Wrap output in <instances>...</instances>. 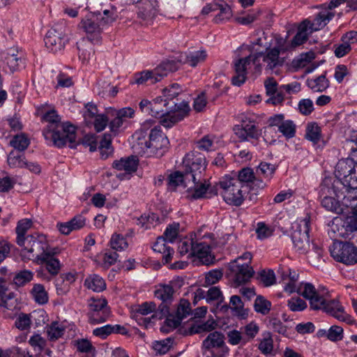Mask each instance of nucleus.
<instances>
[{"instance_id": "obj_1", "label": "nucleus", "mask_w": 357, "mask_h": 357, "mask_svg": "<svg viewBox=\"0 0 357 357\" xmlns=\"http://www.w3.org/2000/svg\"><path fill=\"white\" fill-rule=\"evenodd\" d=\"M42 119L48 123L43 132L46 140L52 141L59 148L68 145L75 149L79 144L76 142L75 128L72 125L62 123L55 110L47 112Z\"/></svg>"}, {"instance_id": "obj_2", "label": "nucleus", "mask_w": 357, "mask_h": 357, "mask_svg": "<svg viewBox=\"0 0 357 357\" xmlns=\"http://www.w3.org/2000/svg\"><path fill=\"white\" fill-rule=\"evenodd\" d=\"M189 111V105L184 100L180 102H172L170 105L167 99L160 96L151 101V115L161 119V123L165 127L169 128L183 120Z\"/></svg>"}, {"instance_id": "obj_3", "label": "nucleus", "mask_w": 357, "mask_h": 357, "mask_svg": "<svg viewBox=\"0 0 357 357\" xmlns=\"http://www.w3.org/2000/svg\"><path fill=\"white\" fill-rule=\"evenodd\" d=\"M18 245L22 248L20 256L23 261L32 260L38 264H43L52 249L43 235H26V240Z\"/></svg>"}, {"instance_id": "obj_4", "label": "nucleus", "mask_w": 357, "mask_h": 357, "mask_svg": "<svg viewBox=\"0 0 357 357\" xmlns=\"http://www.w3.org/2000/svg\"><path fill=\"white\" fill-rule=\"evenodd\" d=\"M207 161L204 154L191 151L183 158L182 169L186 174L187 179L200 181L204 176Z\"/></svg>"}, {"instance_id": "obj_5", "label": "nucleus", "mask_w": 357, "mask_h": 357, "mask_svg": "<svg viewBox=\"0 0 357 357\" xmlns=\"http://www.w3.org/2000/svg\"><path fill=\"white\" fill-rule=\"evenodd\" d=\"M218 186L221 189L220 194L227 204L235 206H239L243 204V185L236 178L226 176L218 182Z\"/></svg>"}, {"instance_id": "obj_6", "label": "nucleus", "mask_w": 357, "mask_h": 357, "mask_svg": "<svg viewBox=\"0 0 357 357\" xmlns=\"http://www.w3.org/2000/svg\"><path fill=\"white\" fill-rule=\"evenodd\" d=\"M178 68L177 62L173 60H167L162 62L152 70L142 71L136 79V82L139 84L147 82L153 84L160 81L164 77L169 73L174 72Z\"/></svg>"}, {"instance_id": "obj_7", "label": "nucleus", "mask_w": 357, "mask_h": 357, "mask_svg": "<svg viewBox=\"0 0 357 357\" xmlns=\"http://www.w3.org/2000/svg\"><path fill=\"white\" fill-rule=\"evenodd\" d=\"M310 226V217L307 215L299 222L293 226L291 240L294 247L300 253H306L310 247L309 231Z\"/></svg>"}, {"instance_id": "obj_8", "label": "nucleus", "mask_w": 357, "mask_h": 357, "mask_svg": "<svg viewBox=\"0 0 357 357\" xmlns=\"http://www.w3.org/2000/svg\"><path fill=\"white\" fill-rule=\"evenodd\" d=\"M252 64L255 66V73H260L261 66L260 63H257L255 54H250L248 56L235 60L234 62L235 75L231 79L234 85L239 86L245 82L248 70L251 68Z\"/></svg>"}, {"instance_id": "obj_9", "label": "nucleus", "mask_w": 357, "mask_h": 357, "mask_svg": "<svg viewBox=\"0 0 357 357\" xmlns=\"http://www.w3.org/2000/svg\"><path fill=\"white\" fill-rule=\"evenodd\" d=\"M332 257L347 266L357 264V247L349 242L335 241L330 248Z\"/></svg>"}, {"instance_id": "obj_10", "label": "nucleus", "mask_w": 357, "mask_h": 357, "mask_svg": "<svg viewBox=\"0 0 357 357\" xmlns=\"http://www.w3.org/2000/svg\"><path fill=\"white\" fill-rule=\"evenodd\" d=\"M253 274L252 268L248 263H240V259H235L228 265L227 275L236 286L248 282Z\"/></svg>"}, {"instance_id": "obj_11", "label": "nucleus", "mask_w": 357, "mask_h": 357, "mask_svg": "<svg viewBox=\"0 0 357 357\" xmlns=\"http://www.w3.org/2000/svg\"><path fill=\"white\" fill-rule=\"evenodd\" d=\"M320 196L321 199V206L327 211L341 214L344 212V208L340 203V200L335 199L333 197V185L332 184L331 178H326L320 187Z\"/></svg>"}, {"instance_id": "obj_12", "label": "nucleus", "mask_w": 357, "mask_h": 357, "mask_svg": "<svg viewBox=\"0 0 357 357\" xmlns=\"http://www.w3.org/2000/svg\"><path fill=\"white\" fill-rule=\"evenodd\" d=\"M79 26L86 33L88 41L93 43L100 41L104 25L98 15H93L86 17L81 21Z\"/></svg>"}, {"instance_id": "obj_13", "label": "nucleus", "mask_w": 357, "mask_h": 357, "mask_svg": "<svg viewBox=\"0 0 357 357\" xmlns=\"http://www.w3.org/2000/svg\"><path fill=\"white\" fill-rule=\"evenodd\" d=\"M337 231V236L347 238L351 234L357 231V213L351 211V213L343 219L336 218L334 219L332 229Z\"/></svg>"}, {"instance_id": "obj_14", "label": "nucleus", "mask_w": 357, "mask_h": 357, "mask_svg": "<svg viewBox=\"0 0 357 357\" xmlns=\"http://www.w3.org/2000/svg\"><path fill=\"white\" fill-rule=\"evenodd\" d=\"M68 41L62 26H55L46 33L45 44L47 49L53 52L62 50Z\"/></svg>"}, {"instance_id": "obj_15", "label": "nucleus", "mask_w": 357, "mask_h": 357, "mask_svg": "<svg viewBox=\"0 0 357 357\" xmlns=\"http://www.w3.org/2000/svg\"><path fill=\"white\" fill-rule=\"evenodd\" d=\"M189 189H192V193L190 195L192 199H197L203 197L210 198L213 196L217 195L218 193V183L211 185L204 176L200 181H191L190 185L188 186Z\"/></svg>"}, {"instance_id": "obj_16", "label": "nucleus", "mask_w": 357, "mask_h": 357, "mask_svg": "<svg viewBox=\"0 0 357 357\" xmlns=\"http://www.w3.org/2000/svg\"><path fill=\"white\" fill-rule=\"evenodd\" d=\"M296 292L309 301L310 307L312 310L319 309L324 297V294H321L314 287V286L309 282H303L299 284Z\"/></svg>"}, {"instance_id": "obj_17", "label": "nucleus", "mask_w": 357, "mask_h": 357, "mask_svg": "<svg viewBox=\"0 0 357 357\" xmlns=\"http://www.w3.org/2000/svg\"><path fill=\"white\" fill-rule=\"evenodd\" d=\"M235 135L241 141H247L249 138L258 139L261 135V130L259 129L255 121L243 120L241 125L234 128Z\"/></svg>"}, {"instance_id": "obj_18", "label": "nucleus", "mask_w": 357, "mask_h": 357, "mask_svg": "<svg viewBox=\"0 0 357 357\" xmlns=\"http://www.w3.org/2000/svg\"><path fill=\"white\" fill-rule=\"evenodd\" d=\"M322 299L323 302L321 301L320 308L314 309V310H322L338 320H346L347 314L344 312V309L337 299L328 300V297L325 295Z\"/></svg>"}, {"instance_id": "obj_19", "label": "nucleus", "mask_w": 357, "mask_h": 357, "mask_svg": "<svg viewBox=\"0 0 357 357\" xmlns=\"http://www.w3.org/2000/svg\"><path fill=\"white\" fill-rule=\"evenodd\" d=\"M169 144L167 137L162 133L160 127L155 126L151 128L149 134L148 149L151 152H158L160 150L167 148Z\"/></svg>"}, {"instance_id": "obj_20", "label": "nucleus", "mask_w": 357, "mask_h": 357, "mask_svg": "<svg viewBox=\"0 0 357 357\" xmlns=\"http://www.w3.org/2000/svg\"><path fill=\"white\" fill-rule=\"evenodd\" d=\"M280 50L278 48L267 49L265 52H257L256 56L257 63H260L261 58L263 61L266 63V68L273 70L278 66H281L282 62L280 60Z\"/></svg>"}, {"instance_id": "obj_21", "label": "nucleus", "mask_w": 357, "mask_h": 357, "mask_svg": "<svg viewBox=\"0 0 357 357\" xmlns=\"http://www.w3.org/2000/svg\"><path fill=\"white\" fill-rule=\"evenodd\" d=\"M151 126V121H145L142 128L137 130L132 136L136 139V144L133 145V147L138 151V153H144L148 149L149 139H146V137H149V134L147 130Z\"/></svg>"}, {"instance_id": "obj_22", "label": "nucleus", "mask_w": 357, "mask_h": 357, "mask_svg": "<svg viewBox=\"0 0 357 357\" xmlns=\"http://www.w3.org/2000/svg\"><path fill=\"white\" fill-rule=\"evenodd\" d=\"M192 256L197 257L202 264L213 263L214 257L211 255V247L203 241H195Z\"/></svg>"}, {"instance_id": "obj_23", "label": "nucleus", "mask_w": 357, "mask_h": 357, "mask_svg": "<svg viewBox=\"0 0 357 357\" xmlns=\"http://www.w3.org/2000/svg\"><path fill=\"white\" fill-rule=\"evenodd\" d=\"M139 6L138 16L143 20L153 18L158 12V0H141Z\"/></svg>"}, {"instance_id": "obj_24", "label": "nucleus", "mask_w": 357, "mask_h": 357, "mask_svg": "<svg viewBox=\"0 0 357 357\" xmlns=\"http://www.w3.org/2000/svg\"><path fill=\"white\" fill-rule=\"evenodd\" d=\"M138 162V158L135 155L121 158L113 162L112 167L117 171H124L130 174L137 171Z\"/></svg>"}, {"instance_id": "obj_25", "label": "nucleus", "mask_w": 357, "mask_h": 357, "mask_svg": "<svg viewBox=\"0 0 357 357\" xmlns=\"http://www.w3.org/2000/svg\"><path fill=\"white\" fill-rule=\"evenodd\" d=\"M335 16V13L327 9L320 11L312 22L308 20L310 33L324 28Z\"/></svg>"}, {"instance_id": "obj_26", "label": "nucleus", "mask_w": 357, "mask_h": 357, "mask_svg": "<svg viewBox=\"0 0 357 357\" xmlns=\"http://www.w3.org/2000/svg\"><path fill=\"white\" fill-rule=\"evenodd\" d=\"M347 188L339 192L333 188V194L337 199H341V205L343 208H350L353 211L355 204H357V189Z\"/></svg>"}, {"instance_id": "obj_27", "label": "nucleus", "mask_w": 357, "mask_h": 357, "mask_svg": "<svg viewBox=\"0 0 357 357\" xmlns=\"http://www.w3.org/2000/svg\"><path fill=\"white\" fill-rule=\"evenodd\" d=\"M216 326V322L213 319H209L205 322L199 321L195 324H192L188 329L181 328L180 331L183 335H191L196 333L211 331L215 328Z\"/></svg>"}, {"instance_id": "obj_28", "label": "nucleus", "mask_w": 357, "mask_h": 357, "mask_svg": "<svg viewBox=\"0 0 357 357\" xmlns=\"http://www.w3.org/2000/svg\"><path fill=\"white\" fill-rule=\"evenodd\" d=\"M241 185L243 183H252L255 185H257L259 188H264L266 185L261 180L258 179L255 177L253 169L250 167H245L241 169L238 173V178H236Z\"/></svg>"}, {"instance_id": "obj_29", "label": "nucleus", "mask_w": 357, "mask_h": 357, "mask_svg": "<svg viewBox=\"0 0 357 357\" xmlns=\"http://www.w3.org/2000/svg\"><path fill=\"white\" fill-rule=\"evenodd\" d=\"M207 57V53L205 50H199L190 52L188 54L180 55L179 62L188 63L192 67H195L198 63L204 62Z\"/></svg>"}, {"instance_id": "obj_30", "label": "nucleus", "mask_w": 357, "mask_h": 357, "mask_svg": "<svg viewBox=\"0 0 357 357\" xmlns=\"http://www.w3.org/2000/svg\"><path fill=\"white\" fill-rule=\"evenodd\" d=\"M57 252V248H52L50 250V255L47 256V257H45V259L43 261V264H45L47 271L52 275H57L61 269L60 261L58 259L54 257V255Z\"/></svg>"}, {"instance_id": "obj_31", "label": "nucleus", "mask_w": 357, "mask_h": 357, "mask_svg": "<svg viewBox=\"0 0 357 357\" xmlns=\"http://www.w3.org/2000/svg\"><path fill=\"white\" fill-rule=\"evenodd\" d=\"M308 20H305L301 23L297 33L291 42L290 48L301 45L307 40L308 35L307 31H308Z\"/></svg>"}, {"instance_id": "obj_32", "label": "nucleus", "mask_w": 357, "mask_h": 357, "mask_svg": "<svg viewBox=\"0 0 357 357\" xmlns=\"http://www.w3.org/2000/svg\"><path fill=\"white\" fill-rule=\"evenodd\" d=\"M84 286L89 289H91L96 292L102 291L106 288L105 280L96 274L91 275L86 278Z\"/></svg>"}, {"instance_id": "obj_33", "label": "nucleus", "mask_w": 357, "mask_h": 357, "mask_svg": "<svg viewBox=\"0 0 357 357\" xmlns=\"http://www.w3.org/2000/svg\"><path fill=\"white\" fill-rule=\"evenodd\" d=\"M186 174L182 169L181 171H176L169 176L168 184L169 187L175 188L176 186L183 185L185 188L190 185L191 179H187Z\"/></svg>"}, {"instance_id": "obj_34", "label": "nucleus", "mask_w": 357, "mask_h": 357, "mask_svg": "<svg viewBox=\"0 0 357 357\" xmlns=\"http://www.w3.org/2000/svg\"><path fill=\"white\" fill-rule=\"evenodd\" d=\"M224 337L222 333L215 331L211 333L204 340L203 348L207 350L214 347H221L224 344Z\"/></svg>"}, {"instance_id": "obj_35", "label": "nucleus", "mask_w": 357, "mask_h": 357, "mask_svg": "<svg viewBox=\"0 0 357 357\" xmlns=\"http://www.w3.org/2000/svg\"><path fill=\"white\" fill-rule=\"evenodd\" d=\"M33 222L30 219H22L17 222L15 231L17 234L16 243L17 245L26 240V234L32 227Z\"/></svg>"}, {"instance_id": "obj_36", "label": "nucleus", "mask_w": 357, "mask_h": 357, "mask_svg": "<svg viewBox=\"0 0 357 357\" xmlns=\"http://www.w3.org/2000/svg\"><path fill=\"white\" fill-rule=\"evenodd\" d=\"M48 340L50 341H56L64 333L65 327L57 321H54L45 327Z\"/></svg>"}, {"instance_id": "obj_37", "label": "nucleus", "mask_w": 357, "mask_h": 357, "mask_svg": "<svg viewBox=\"0 0 357 357\" xmlns=\"http://www.w3.org/2000/svg\"><path fill=\"white\" fill-rule=\"evenodd\" d=\"M307 85L314 92H322L329 86V82L324 75L315 79H307Z\"/></svg>"}, {"instance_id": "obj_38", "label": "nucleus", "mask_w": 357, "mask_h": 357, "mask_svg": "<svg viewBox=\"0 0 357 357\" xmlns=\"http://www.w3.org/2000/svg\"><path fill=\"white\" fill-rule=\"evenodd\" d=\"M174 290L169 284H161L155 291V296L164 303H169L172 301Z\"/></svg>"}, {"instance_id": "obj_39", "label": "nucleus", "mask_w": 357, "mask_h": 357, "mask_svg": "<svg viewBox=\"0 0 357 357\" xmlns=\"http://www.w3.org/2000/svg\"><path fill=\"white\" fill-rule=\"evenodd\" d=\"M7 162L11 168H24L26 160L24 153L17 151H12L8 155Z\"/></svg>"}, {"instance_id": "obj_40", "label": "nucleus", "mask_w": 357, "mask_h": 357, "mask_svg": "<svg viewBox=\"0 0 357 357\" xmlns=\"http://www.w3.org/2000/svg\"><path fill=\"white\" fill-rule=\"evenodd\" d=\"M355 165L354 161L350 158L339 160L335 167V178L346 177L345 172L354 170Z\"/></svg>"}, {"instance_id": "obj_41", "label": "nucleus", "mask_w": 357, "mask_h": 357, "mask_svg": "<svg viewBox=\"0 0 357 357\" xmlns=\"http://www.w3.org/2000/svg\"><path fill=\"white\" fill-rule=\"evenodd\" d=\"M34 301L38 304H45L48 301V294L41 284H35L31 291Z\"/></svg>"}, {"instance_id": "obj_42", "label": "nucleus", "mask_w": 357, "mask_h": 357, "mask_svg": "<svg viewBox=\"0 0 357 357\" xmlns=\"http://www.w3.org/2000/svg\"><path fill=\"white\" fill-rule=\"evenodd\" d=\"M10 145L15 149L14 151L22 152L27 149L30 144L29 139L24 134L16 135L10 142Z\"/></svg>"}, {"instance_id": "obj_43", "label": "nucleus", "mask_w": 357, "mask_h": 357, "mask_svg": "<svg viewBox=\"0 0 357 357\" xmlns=\"http://www.w3.org/2000/svg\"><path fill=\"white\" fill-rule=\"evenodd\" d=\"M271 306V303L262 296H257L254 303L255 310L263 315H266L269 313Z\"/></svg>"}, {"instance_id": "obj_44", "label": "nucleus", "mask_w": 357, "mask_h": 357, "mask_svg": "<svg viewBox=\"0 0 357 357\" xmlns=\"http://www.w3.org/2000/svg\"><path fill=\"white\" fill-rule=\"evenodd\" d=\"M258 349L264 355H268L272 353L273 340L271 333L266 332L263 334V338L259 344Z\"/></svg>"}, {"instance_id": "obj_45", "label": "nucleus", "mask_w": 357, "mask_h": 357, "mask_svg": "<svg viewBox=\"0 0 357 357\" xmlns=\"http://www.w3.org/2000/svg\"><path fill=\"white\" fill-rule=\"evenodd\" d=\"M89 310L87 315L89 316L93 314V317H96L95 315L96 312L103 310L105 308H108L109 307L107 306V301L105 298H91L89 301Z\"/></svg>"}, {"instance_id": "obj_46", "label": "nucleus", "mask_w": 357, "mask_h": 357, "mask_svg": "<svg viewBox=\"0 0 357 357\" xmlns=\"http://www.w3.org/2000/svg\"><path fill=\"white\" fill-rule=\"evenodd\" d=\"M33 278V273L32 271L23 270L15 274L13 282L17 286L22 287L31 282Z\"/></svg>"}, {"instance_id": "obj_47", "label": "nucleus", "mask_w": 357, "mask_h": 357, "mask_svg": "<svg viewBox=\"0 0 357 357\" xmlns=\"http://www.w3.org/2000/svg\"><path fill=\"white\" fill-rule=\"evenodd\" d=\"M181 320L175 314H168L165 324L161 326L160 331L162 333H168L177 328L181 324Z\"/></svg>"}, {"instance_id": "obj_48", "label": "nucleus", "mask_w": 357, "mask_h": 357, "mask_svg": "<svg viewBox=\"0 0 357 357\" xmlns=\"http://www.w3.org/2000/svg\"><path fill=\"white\" fill-rule=\"evenodd\" d=\"M110 246L113 250L121 251L128 248V243L123 235L114 234L111 238Z\"/></svg>"}, {"instance_id": "obj_49", "label": "nucleus", "mask_w": 357, "mask_h": 357, "mask_svg": "<svg viewBox=\"0 0 357 357\" xmlns=\"http://www.w3.org/2000/svg\"><path fill=\"white\" fill-rule=\"evenodd\" d=\"M314 59V54L309 52L305 54H301L292 61V66L295 68H301L307 66Z\"/></svg>"}, {"instance_id": "obj_50", "label": "nucleus", "mask_w": 357, "mask_h": 357, "mask_svg": "<svg viewBox=\"0 0 357 357\" xmlns=\"http://www.w3.org/2000/svg\"><path fill=\"white\" fill-rule=\"evenodd\" d=\"M87 41L83 38L81 41L77 43L79 57L82 60H89L93 54L92 47L86 45Z\"/></svg>"}, {"instance_id": "obj_51", "label": "nucleus", "mask_w": 357, "mask_h": 357, "mask_svg": "<svg viewBox=\"0 0 357 357\" xmlns=\"http://www.w3.org/2000/svg\"><path fill=\"white\" fill-rule=\"evenodd\" d=\"M296 124L291 120H284L278 130L287 139L292 138L296 134Z\"/></svg>"}, {"instance_id": "obj_52", "label": "nucleus", "mask_w": 357, "mask_h": 357, "mask_svg": "<svg viewBox=\"0 0 357 357\" xmlns=\"http://www.w3.org/2000/svg\"><path fill=\"white\" fill-rule=\"evenodd\" d=\"M182 89H181L179 84L175 83L172 84L169 88H165L163 89V98L167 99V101L170 102V105L172 102H175L174 100L176 98L181 92Z\"/></svg>"}, {"instance_id": "obj_53", "label": "nucleus", "mask_w": 357, "mask_h": 357, "mask_svg": "<svg viewBox=\"0 0 357 357\" xmlns=\"http://www.w3.org/2000/svg\"><path fill=\"white\" fill-rule=\"evenodd\" d=\"M284 121V116L282 114H275L268 118V126L264 130V140L266 141V133L272 130L273 127H278L279 129Z\"/></svg>"}, {"instance_id": "obj_54", "label": "nucleus", "mask_w": 357, "mask_h": 357, "mask_svg": "<svg viewBox=\"0 0 357 357\" xmlns=\"http://www.w3.org/2000/svg\"><path fill=\"white\" fill-rule=\"evenodd\" d=\"M320 132L321 128L317 123H310L306 128L305 137L314 143H317L320 139Z\"/></svg>"}, {"instance_id": "obj_55", "label": "nucleus", "mask_w": 357, "mask_h": 357, "mask_svg": "<svg viewBox=\"0 0 357 357\" xmlns=\"http://www.w3.org/2000/svg\"><path fill=\"white\" fill-rule=\"evenodd\" d=\"M275 170V167L273 165L267 162H261L257 170L259 176H263L267 180H270Z\"/></svg>"}, {"instance_id": "obj_56", "label": "nucleus", "mask_w": 357, "mask_h": 357, "mask_svg": "<svg viewBox=\"0 0 357 357\" xmlns=\"http://www.w3.org/2000/svg\"><path fill=\"white\" fill-rule=\"evenodd\" d=\"M110 314L111 312L109 307L105 308L103 310L96 312L95 315L97 317H93V314L89 315V321L91 324H101L105 322L110 317Z\"/></svg>"}, {"instance_id": "obj_57", "label": "nucleus", "mask_w": 357, "mask_h": 357, "mask_svg": "<svg viewBox=\"0 0 357 357\" xmlns=\"http://www.w3.org/2000/svg\"><path fill=\"white\" fill-rule=\"evenodd\" d=\"M155 310V304L154 303L145 302L142 305L137 306V307L133 311L132 316L141 317L146 316L151 312H153Z\"/></svg>"}, {"instance_id": "obj_58", "label": "nucleus", "mask_w": 357, "mask_h": 357, "mask_svg": "<svg viewBox=\"0 0 357 357\" xmlns=\"http://www.w3.org/2000/svg\"><path fill=\"white\" fill-rule=\"evenodd\" d=\"M191 313L190 303L185 300L181 299L177 306L176 315L182 321Z\"/></svg>"}, {"instance_id": "obj_59", "label": "nucleus", "mask_w": 357, "mask_h": 357, "mask_svg": "<svg viewBox=\"0 0 357 357\" xmlns=\"http://www.w3.org/2000/svg\"><path fill=\"white\" fill-rule=\"evenodd\" d=\"M29 344L38 353L45 349L47 344L46 340L39 334L32 335L29 340Z\"/></svg>"}, {"instance_id": "obj_60", "label": "nucleus", "mask_w": 357, "mask_h": 357, "mask_svg": "<svg viewBox=\"0 0 357 357\" xmlns=\"http://www.w3.org/2000/svg\"><path fill=\"white\" fill-rule=\"evenodd\" d=\"M195 241L192 238H184L178 242V250L181 255L188 253L192 256Z\"/></svg>"}, {"instance_id": "obj_61", "label": "nucleus", "mask_w": 357, "mask_h": 357, "mask_svg": "<svg viewBox=\"0 0 357 357\" xmlns=\"http://www.w3.org/2000/svg\"><path fill=\"white\" fill-rule=\"evenodd\" d=\"M172 342L173 340L170 337L160 341H155L153 343V348L158 354H165L171 348Z\"/></svg>"}, {"instance_id": "obj_62", "label": "nucleus", "mask_w": 357, "mask_h": 357, "mask_svg": "<svg viewBox=\"0 0 357 357\" xmlns=\"http://www.w3.org/2000/svg\"><path fill=\"white\" fill-rule=\"evenodd\" d=\"M97 15L100 18V22L105 26L115 21L117 17V13L116 9L112 8L111 9L104 10L102 14L99 13Z\"/></svg>"}, {"instance_id": "obj_63", "label": "nucleus", "mask_w": 357, "mask_h": 357, "mask_svg": "<svg viewBox=\"0 0 357 357\" xmlns=\"http://www.w3.org/2000/svg\"><path fill=\"white\" fill-rule=\"evenodd\" d=\"M223 275L222 271L215 269L210 271L205 275V284L206 286L212 285L218 282Z\"/></svg>"}, {"instance_id": "obj_64", "label": "nucleus", "mask_w": 357, "mask_h": 357, "mask_svg": "<svg viewBox=\"0 0 357 357\" xmlns=\"http://www.w3.org/2000/svg\"><path fill=\"white\" fill-rule=\"evenodd\" d=\"M287 305L292 312L303 311L307 307V303L299 297H293L288 301Z\"/></svg>"}]
</instances>
